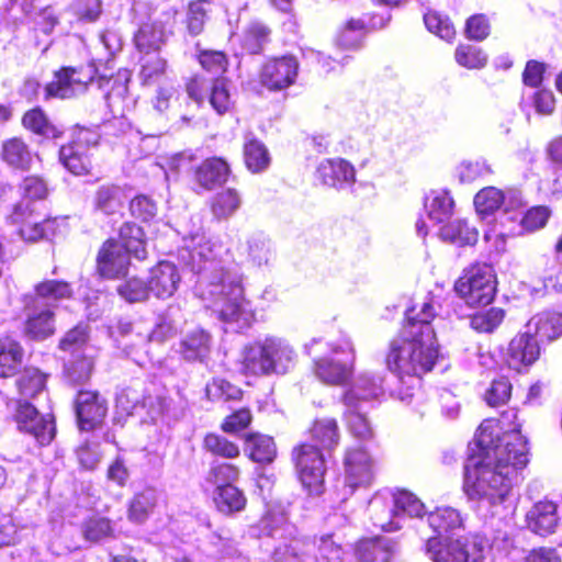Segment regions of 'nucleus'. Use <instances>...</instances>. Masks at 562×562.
Returning a JSON list of instances; mask_svg holds the SVG:
<instances>
[{
    "mask_svg": "<svg viewBox=\"0 0 562 562\" xmlns=\"http://www.w3.org/2000/svg\"><path fill=\"white\" fill-rule=\"evenodd\" d=\"M499 424L507 428L502 437L492 423L481 424L475 435L477 456L471 454L464 465L465 494L480 505L490 506L493 514L507 502L513 484L529 462L516 409L504 412Z\"/></svg>",
    "mask_w": 562,
    "mask_h": 562,
    "instance_id": "1",
    "label": "nucleus"
},
{
    "mask_svg": "<svg viewBox=\"0 0 562 562\" xmlns=\"http://www.w3.org/2000/svg\"><path fill=\"white\" fill-rule=\"evenodd\" d=\"M180 259L198 274L195 291L218 318L241 329L252 322L251 304L245 297L244 276L220 237H206L199 226L183 235Z\"/></svg>",
    "mask_w": 562,
    "mask_h": 562,
    "instance_id": "2",
    "label": "nucleus"
},
{
    "mask_svg": "<svg viewBox=\"0 0 562 562\" xmlns=\"http://www.w3.org/2000/svg\"><path fill=\"white\" fill-rule=\"evenodd\" d=\"M435 299L426 297L417 308L406 312L407 323L401 335L390 344L387 369L400 379H418L430 371L438 356L431 321L437 314Z\"/></svg>",
    "mask_w": 562,
    "mask_h": 562,
    "instance_id": "3",
    "label": "nucleus"
},
{
    "mask_svg": "<svg viewBox=\"0 0 562 562\" xmlns=\"http://www.w3.org/2000/svg\"><path fill=\"white\" fill-rule=\"evenodd\" d=\"M454 290L470 306L490 304L496 293V277L486 263H475L464 269L456 281Z\"/></svg>",
    "mask_w": 562,
    "mask_h": 562,
    "instance_id": "4",
    "label": "nucleus"
},
{
    "mask_svg": "<svg viewBox=\"0 0 562 562\" xmlns=\"http://www.w3.org/2000/svg\"><path fill=\"white\" fill-rule=\"evenodd\" d=\"M425 552L432 562H483L484 560V544L477 537L429 538L425 544Z\"/></svg>",
    "mask_w": 562,
    "mask_h": 562,
    "instance_id": "5",
    "label": "nucleus"
},
{
    "mask_svg": "<svg viewBox=\"0 0 562 562\" xmlns=\"http://www.w3.org/2000/svg\"><path fill=\"white\" fill-rule=\"evenodd\" d=\"M12 224L18 226V235L27 243H35L44 238L55 236L66 226L65 218H43L30 205L29 202H20L14 205L9 215Z\"/></svg>",
    "mask_w": 562,
    "mask_h": 562,
    "instance_id": "6",
    "label": "nucleus"
},
{
    "mask_svg": "<svg viewBox=\"0 0 562 562\" xmlns=\"http://www.w3.org/2000/svg\"><path fill=\"white\" fill-rule=\"evenodd\" d=\"M93 63L81 67H63L45 87V98L70 99L82 94L97 77Z\"/></svg>",
    "mask_w": 562,
    "mask_h": 562,
    "instance_id": "7",
    "label": "nucleus"
},
{
    "mask_svg": "<svg viewBox=\"0 0 562 562\" xmlns=\"http://www.w3.org/2000/svg\"><path fill=\"white\" fill-rule=\"evenodd\" d=\"M330 349L334 355H342L344 360L322 358L315 362V374L324 383L340 385L349 380L353 371L355 348L350 338L341 334L337 341L330 344Z\"/></svg>",
    "mask_w": 562,
    "mask_h": 562,
    "instance_id": "8",
    "label": "nucleus"
},
{
    "mask_svg": "<svg viewBox=\"0 0 562 562\" xmlns=\"http://www.w3.org/2000/svg\"><path fill=\"white\" fill-rule=\"evenodd\" d=\"M186 90L189 98L199 105L207 100L218 115L228 113L234 106L231 88L225 78L220 77L209 82L203 77L194 76L187 82Z\"/></svg>",
    "mask_w": 562,
    "mask_h": 562,
    "instance_id": "9",
    "label": "nucleus"
},
{
    "mask_svg": "<svg viewBox=\"0 0 562 562\" xmlns=\"http://www.w3.org/2000/svg\"><path fill=\"white\" fill-rule=\"evenodd\" d=\"M293 459L302 485L310 494H321L326 467L319 448L303 443L293 450Z\"/></svg>",
    "mask_w": 562,
    "mask_h": 562,
    "instance_id": "10",
    "label": "nucleus"
},
{
    "mask_svg": "<svg viewBox=\"0 0 562 562\" xmlns=\"http://www.w3.org/2000/svg\"><path fill=\"white\" fill-rule=\"evenodd\" d=\"M344 475L348 494L369 487L374 479V460L362 447L349 448L345 453Z\"/></svg>",
    "mask_w": 562,
    "mask_h": 562,
    "instance_id": "11",
    "label": "nucleus"
},
{
    "mask_svg": "<svg viewBox=\"0 0 562 562\" xmlns=\"http://www.w3.org/2000/svg\"><path fill=\"white\" fill-rule=\"evenodd\" d=\"M87 329L81 325L70 329L59 342L60 350L78 358L67 367L69 378L78 383L86 381L93 368L92 359L85 355Z\"/></svg>",
    "mask_w": 562,
    "mask_h": 562,
    "instance_id": "12",
    "label": "nucleus"
},
{
    "mask_svg": "<svg viewBox=\"0 0 562 562\" xmlns=\"http://www.w3.org/2000/svg\"><path fill=\"white\" fill-rule=\"evenodd\" d=\"M299 74V61L291 55L267 60L259 72V82L269 91H282L291 87Z\"/></svg>",
    "mask_w": 562,
    "mask_h": 562,
    "instance_id": "13",
    "label": "nucleus"
},
{
    "mask_svg": "<svg viewBox=\"0 0 562 562\" xmlns=\"http://www.w3.org/2000/svg\"><path fill=\"white\" fill-rule=\"evenodd\" d=\"M368 514L373 526L382 531L394 532L403 528V515L397 510L392 491L375 493L369 501Z\"/></svg>",
    "mask_w": 562,
    "mask_h": 562,
    "instance_id": "14",
    "label": "nucleus"
},
{
    "mask_svg": "<svg viewBox=\"0 0 562 562\" xmlns=\"http://www.w3.org/2000/svg\"><path fill=\"white\" fill-rule=\"evenodd\" d=\"M15 419L19 429L32 435L40 445L44 446L52 441L54 437L53 420L40 415L32 404L20 401Z\"/></svg>",
    "mask_w": 562,
    "mask_h": 562,
    "instance_id": "15",
    "label": "nucleus"
},
{
    "mask_svg": "<svg viewBox=\"0 0 562 562\" xmlns=\"http://www.w3.org/2000/svg\"><path fill=\"white\" fill-rule=\"evenodd\" d=\"M315 176L323 186L337 190L350 188L356 181L355 167L342 158L322 160Z\"/></svg>",
    "mask_w": 562,
    "mask_h": 562,
    "instance_id": "16",
    "label": "nucleus"
},
{
    "mask_svg": "<svg viewBox=\"0 0 562 562\" xmlns=\"http://www.w3.org/2000/svg\"><path fill=\"white\" fill-rule=\"evenodd\" d=\"M147 280L151 294L159 300H166L177 292L181 274L173 262L162 260L149 270Z\"/></svg>",
    "mask_w": 562,
    "mask_h": 562,
    "instance_id": "17",
    "label": "nucleus"
},
{
    "mask_svg": "<svg viewBox=\"0 0 562 562\" xmlns=\"http://www.w3.org/2000/svg\"><path fill=\"white\" fill-rule=\"evenodd\" d=\"M540 356L538 339L527 329L526 333L515 336L507 348L506 362L516 371L531 366Z\"/></svg>",
    "mask_w": 562,
    "mask_h": 562,
    "instance_id": "18",
    "label": "nucleus"
},
{
    "mask_svg": "<svg viewBox=\"0 0 562 562\" xmlns=\"http://www.w3.org/2000/svg\"><path fill=\"white\" fill-rule=\"evenodd\" d=\"M384 380L381 374L372 372L359 373L351 387L344 395V405L353 407V404L366 405L379 398L384 393Z\"/></svg>",
    "mask_w": 562,
    "mask_h": 562,
    "instance_id": "19",
    "label": "nucleus"
},
{
    "mask_svg": "<svg viewBox=\"0 0 562 562\" xmlns=\"http://www.w3.org/2000/svg\"><path fill=\"white\" fill-rule=\"evenodd\" d=\"M108 412L106 402L97 393L80 391L76 398V414L81 430L100 425Z\"/></svg>",
    "mask_w": 562,
    "mask_h": 562,
    "instance_id": "20",
    "label": "nucleus"
},
{
    "mask_svg": "<svg viewBox=\"0 0 562 562\" xmlns=\"http://www.w3.org/2000/svg\"><path fill=\"white\" fill-rule=\"evenodd\" d=\"M522 205L521 196L516 191L503 192L495 187H486L480 190L474 196V206L482 215L492 214L504 206L506 212L518 209Z\"/></svg>",
    "mask_w": 562,
    "mask_h": 562,
    "instance_id": "21",
    "label": "nucleus"
},
{
    "mask_svg": "<svg viewBox=\"0 0 562 562\" xmlns=\"http://www.w3.org/2000/svg\"><path fill=\"white\" fill-rule=\"evenodd\" d=\"M130 252L117 241H105L98 255V271L108 279L126 274L130 265Z\"/></svg>",
    "mask_w": 562,
    "mask_h": 562,
    "instance_id": "22",
    "label": "nucleus"
},
{
    "mask_svg": "<svg viewBox=\"0 0 562 562\" xmlns=\"http://www.w3.org/2000/svg\"><path fill=\"white\" fill-rule=\"evenodd\" d=\"M90 132L80 130L77 139L72 144L61 146L59 159L61 164L72 173L82 175L88 172L91 164L86 154L85 143H88Z\"/></svg>",
    "mask_w": 562,
    "mask_h": 562,
    "instance_id": "23",
    "label": "nucleus"
},
{
    "mask_svg": "<svg viewBox=\"0 0 562 562\" xmlns=\"http://www.w3.org/2000/svg\"><path fill=\"white\" fill-rule=\"evenodd\" d=\"M26 322L24 331L32 339L43 340L54 334V311L36 303L26 306Z\"/></svg>",
    "mask_w": 562,
    "mask_h": 562,
    "instance_id": "24",
    "label": "nucleus"
},
{
    "mask_svg": "<svg viewBox=\"0 0 562 562\" xmlns=\"http://www.w3.org/2000/svg\"><path fill=\"white\" fill-rule=\"evenodd\" d=\"M263 342L271 374H285L294 367L296 355L289 342L278 337H267Z\"/></svg>",
    "mask_w": 562,
    "mask_h": 562,
    "instance_id": "25",
    "label": "nucleus"
},
{
    "mask_svg": "<svg viewBox=\"0 0 562 562\" xmlns=\"http://www.w3.org/2000/svg\"><path fill=\"white\" fill-rule=\"evenodd\" d=\"M74 295L71 284L64 280L45 279L34 285L32 303L54 310L59 302Z\"/></svg>",
    "mask_w": 562,
    "mask_h": 562,
    "instance_id": "26",
    "label": "nucleus"
},
{
    "mask_svg": "<svg viewBox=\"0 0 562 562\" xmlns=\"http://www.w3.org/2000/svg\"><path fill=\"white\" fill-rule=\"evenodd\" d=\"M256 528L260 536L277 539L293 536L296 532V528L289 522L286 513L280 505L268 506Z\"/></svg>",
    "mask_w": 562,
    "mask_h": 562,
    "instance_id": "27",
    "label": "nucleus"
},
{
    "mask_svg": "<svg viewBox=\"0 0 562 562\" xmlns=\"http://www.w3.org/2000/svg\"><path fill=\"white\" fill-rule=\"evenodd\" d=\"M558 520L557 505L549 501L538 502L526 515L528 529L540 536L554 532Z\"/></svg>",
    "mask_w": 562,
    "mask_h": 562,
    "instance_id": "28",
    "label": "nucleus"
},
{
    "mask_svg": "<svg viewBox=\"0 0 562 562\" xmlns=\"http://www.w3.org/2000/svg\"><path fill=\"white\" fill-rule=\"evenodd\" d=\"M427 521L439 539L451 537L463 528L461 514L450 506L437 507L428 514Z\"/></svg>",
    "mask_w": 562,
    "mask_h": 562,
    "instance_id": "29",
    "label": "nucleus"
},
{
    "mask_svg": "<svg viewBox=\"0 0 562 562\" xmlns=\"http://www.w3.org/2000/svg\"><path fill=\"white\" fill-rule=\"evenodd\" d=\"M280 540L272 553L273 562H313L310 543L304 538L296 537V532Z\"/></svg>",
    "mask_w": 562,
    "mask_h": 562,
    "instance_id": "30",
    "label": "nucleus"
},
{
    "mask_svg": "<svg viewBox=\"0 0 562 562\" xmlns=\"http://www.w3.org/2000/svg\"><path fill=\"white\" fill-rule=\"evenodd\" d=\"M167 40L165 25L160 21H148L143 23L136 34L134 42L140 53H158Z\"/></svg>",
    "mask_w": 562,
    "mask_h": 562,
    "instance_id": "31",
    "label": "nucleus"
},
{
    "mask_svg": "<svg viewBox=\"0 0 562 562\" xmlns=\"http://www.w3.org/2000/svg\"><path fill=\"white\" fill-rule=\"evenodd\" d=\"M527 329L538 339L551 341L562 335V315L546 311L535 315Z\"/></svg>",
    "mask_w": 562,
    "mask_h": 562,
    "instance_id": "32",
    "label": "nucleus"
},
{
    "mask_svg": "<svg viewBox=\"0 0 562 562\" xmlns=\"http://www.w3.org/2000/svg\"><path fill=\"white\" fill-rule=\"evenodd\" d=\"M211 349L210 335L195 328L189 331L180 341L179 352L188 361H204Z\"/></svg>",
    "mask_w": 562,
    "mask_h": 562,
    "instance_id": "33",
    "label": "nucleus"
},
{
    "mask_svg": "<svg viewBox=\"0 0 562 562\" xmlns=\"http://www.w3.org/2000/svg\"><path fill=\"white\" fill-rule=\"evenodd\" d=\"M519 105L526 113L533 109L537 114L549 116L555 110V97L546 88L524 89Z\"/></svg>",
    "mask_w": 562,
    "mask_h": 562,
    "instance_id": "34",
    "label": "nucleus"
},
{
    "mask_svg": "<svg viewBox=\"0 0 562 562\" xmlns=\"http://www.w3.org/2000/svg\"><path fill=\"white\" fill-rule=\"evenodd\" d=\"M229 176L228 164L217 157L204 160L195 171L196 181L205 189H212L226 182Z\"/></svg>",
    "mask_w": 562,
    "mask_h": 562,
    "instance_id": "35",
    "label": "nucleus"
},
{
    "mask_svg": "<svg viewBox=\"0 0 562 562\" xmlns=\"http://www.w3.org/2000/svg\"><path fill=\"white\" fill-rule=\"evenodd\" d=\"M394 551L392 542L386 538L361 540L356 549L360 562H389Z\"/></svg>",
    "mask_w": 562,
    "mask_h": 562,
    "instance_id": "36",
    "label": "nucleus"
},
{
    "mask_svg": "<svg viewBox=\"0 0 562 562\" xmlns=\"http://www.w3.org/2000/svg\"><path fill=\"white\" fill-rule=\"evenodd\" d=\"M424 205L428 218L435 224H440L452 215L454 201L448 191L434 190L426 195Z\"/></svg>",
    "mask_w": 562,
    "mask_h": 562,
    "instance_id": "37",
    "label": "nucleus"
},
{
    "mask_svg": "<svg viewBox=\"0 0 562 562\" xmlns=\"http://www.w3.org/2000/svg\"><path fill=\"white\" fill-rule=\"evenodd\" d=\"M263 340L250 346H246L241 352V370L246 374L269 375L270 366L267 359Z\"/></svg>",
    "mask_w": 562,
    "mask_h": 562,
    "instance_id": "38",
    "label": "nucleus"
},
{
    "mask_svg": "<svg viewBox=\"0 0 562 562\" xmlns=\"http://www.w3.org/2000/svg\"><path fill=\"white\" fill-rule=\"evenodd\" d=\"M158 501V492L146 487L137 492L130 502L127 517L135 524H143L153 513Z\"/></svg>",
    "mask_w": 562,
    "mask_h": 562,
    "instance_id": "39",
    "label": "nucleus"
},
{
    "mask_svg": "<svg viewBox=\"0 0 562 562\" xmlns=\"http://www.w3.org/2000/svg\"><path fill=\"white\" fill-rule=\"evenodd\" d=\"M439 236L457 246H471L477 241L479 233L467 221L457 218L441 226Z\"/></svg>",
    "mask_w": 562,
    "mask_h": 562,
    "instance_id": "40",
    "label": "nucleus"
},
{
    "mask_svg": "<svg viewBox=\"0 0 562 562\" xmlns=\"http://www.w3.org/2000/svg\"><path fill=\"white\" fill-rule=\"evenodd\" d=\"M214 503L218 512L232 515L241 512L246 506L244 493L233 484L218 485L214 493Z\"/></svg>",
    "mask_w": 562,
    "mask_h": 562,
    "instance_id": "41",
    "label": "nucleus"
},
{
    "mask_svg": "<svg viewBox=\"0 0 562 562\" xmlns=\"http://www.w3.org/2000/svg\"><path fill=\"white\" fill-rule=\"evenodd\" d=\"M245 451L257 463H270L277 456V448L271 437L250 434L245 440Z\"/></svg>",
    "mask_w": 562,
    "mask_h": 562,
    "instance_id": "42",
    "label": "nucleus"
},
{
    "mask_svg": "<svg viewBox=\"0 0 562 562\" xmlns=\"http://www.w3.org/2000/svg\"><path fill=\"white\" fill-rule=\"evenodd\" d=\"M312 439L323 449H335L340 439L339 427L335 418L316 419L310 429Z\"/></svg>",
    "mask_w": 562,
    "mask_h": 562,
    "instance_id": "43",
    "label": "nucleus"
},
{
    "mask_svg": "<svg viewBox=\"0 0 562 562\" xmlns=\"http://www.w3.org/2000/svg\"><path fill=\"white\" fill-rule=\"evenodd\" d=\"M245 251L248 260L257 267L267 266L273 259L272 244L262 233H255L247 238Z\"/></svg>",
    "mask_w": 562,
    "mask_h": 562,
    "instance_id": "44",
    "label": "nucleus"
},
{
    "mask_svg": "<svg viewBox=\"0 0 562 562\" xmlns=\"http://www.w3.org/2000/svg\"><path fill=\"white\" fill-rule=\"evenodd\" d=\"M123 249L134 255L135 258L143 260L146 258V248L143 229L134 223H125L121 226L119 240Z\"/></svg>",
    "mask_w": 562,
    "mask_h": 562,
    "instance_id": "45",
    "label": "nucleus"
},
{
    "mask_svg": "<svg viewBox=\"0 0 562 562\" xmlns=\"http://www.w3.org/2000/svg\"><path fill=\"white\" fill-rule=\"evenodd\" d=\"M2 158L9 166L24 170L31 167L33 154L22 139L14 137L3 143Z\"/></svg>",
    "mask_w": 562,
    "mask_h": 562,
    "instance_id": "46",
    "label": "nucleus"
},
{
    "mask_svg": "<svg viewBox=\"0 0 562 562\" xmlns=\"http://www.w3.org/2000/svg\"><path fill=\"white\" fill-rule=\"evenodd\" d=\"M23 360V350L19 342L5 337L0 339V376L13 375Z\"/></svg>",
    "mask_w": 562,
    "mask_h": 562,
    "instance_id": "47",
    "label": "nucleus"
},
{
    "mask_svg": "<svg viewBox=\"0 0 562 562\" xmlns=\"http://www.w3.org/2000/svg\"><path fill=\"white\" fill-rule=\"evenodd\" d=\"M244 157L247 168L256 173L266 170L270 164L267 147L256 138H247L244 145Z\"/></svg>",
    "mask_w": 562,
    "mask_h": 562,
    "instance_id": "48",
    "label": "nucleus"
},
{
    "mask_svg": "<svg viewBox=\"0 0 562 562\" xmlns=\"http://www.w3.org/2000/svg\"><path fill=\"white\" fill-rule=\"evenodd\" d=\"M241 200L234 189H226L218 192L211 202L213 216L221 221L231 217L240 206Z\"/></svg>",
    "mask_w": 562,
    "mask_h": 562,
    "instance_id": "49",
    "label": "nucleus"
},
{
    "mask_svg": "<svg viewBox=\"0 0 562 562\" xmlns=\"http://www.w3.org/2000/svg\"><path fill=\"white\" fill-rule=\"evenodd\" d=\"M25 128L47 138H58L63 132L47 120L41 109L27 111L22 119Z\"/></svg>",
    "mask_w": 562,
    "mask_h": 562,
    "instance_id": "50",
    "label": "nucleus"
},
{
    "mask_svg": "<svg viewBox=\"0 0 562 562\" xmlns=\"http://www.w3.org/2000/svg\"><path fill=\"white\" fill-rule=\"evenodd\" d=\"M344 419L350 432L360 439H368L372 436L371 425L363 411V405L353 404V407L345 405Z\"/></svg>",
    "mask_w": 562,
    "mask_h": 562,
    "instance_id": "51",
    "label": "nucleus"
},
{
    "mask_svg": "<svg viewBox=\"0 0 562 562\" xmlns=\"http://www.w3.org/2000/svg\"><path fill=\"white\" fill-rule=\"evenodd\" d=\"M123 192L115 186H102L94 196L95 207L104 214H115L123 206Z\"/></svg>",
    "mask_w": 562,
    "mask_h": 562,
    "instance_id": "52",
    "label": "nucleus"
},
{
    "mask_svg": "<svg viewBox=\"0 0 562 562\" xmlns=\"http://www.w3.org/2000/svg\"><path fill=\"white\" fill-rule=\"evenodd\" d=\"M210 10V0H193L188 4L186 23L191 35L195 36L202 33L209 19Z\"/></svg>",
    "mask_w": 562,
    "mask_h": 562,
    "instance_id": "53",
    "label": "nucleus"
},
{
    "mask_svg": "<svg viewBox=\"0 0 562 562\" xmlns=\"http://www.w3.org/2000/svg\"><path fill=\"white\" fill-rule=\"evenodd\" d=\"M140 59L139 79L144 85L156 82L167 69V60L159 53H143Z\"/></svg>",
    "mask_w": 562,
    "mask_h": 562,
    "instance_id": "54",
    "label": "nucleus"
},
{
    "mask_svg": "<svg viewBox=\"0 0 562 562\" xmlns=\"http://www.w3.org/2000/svg\"><path fill=\"white\" fill-rule=\"evenodd\" d=\"M113 81V85L111 87V90L105 94V99L108 102L109 108L112 112H122V103L127 94L128 87V78L127 77H117L115 79L112 78H105L100 77L98 79V83L100 88L104 87V83L109 85Z\"/></svg>",
    "mask_w": 562,
    "mask_h": 562,
    "instance_id": "55",
    "label": "nucleus"
},
{
    "mask_svg": "<svg viewBox=\"0 0 562 562\" xmlns=\"http://www.w3.org/2000/svg\"><path fill=\"white\" fill-rule=\"evenodd\" d=\"M204 449L213 456L234 459L240 453L239 448L236 443L229 441L227 438L218 434H207L203 440Z\"/></svg>",
    "mask_w": 562,
    "mask_h": 562,
    "instance_id": "56",
    "label": "nucleus"
},
{
    "mask_svg": "<svg viewBox=\"0 0 562 562\" xmlns=\"http://www.w3.org/2000/svg\"><path fill=\"white\" fill-rule=\"evenodd\" d=\"M268 29L258 23H250L241 36V46L249 54H259L268 41Z\"/></svg>",
    "mask_w": 562,
    "mask_h": 562,
    "instance_id": "57",
    "label": "nucleus"
},
{
    "mask_svg": "<svg viewBox=\"0 0 562 562\" xmlns=\"http://www.w3.org/2000/svg\"><path fill=\"white\" fill-rule=\"evenodd\" d=\"M454 57L460 66L468 69H480L487 63V55L484 50L471 44L459 45Z\"/></svg>",
    "mask_w": 562,
    "mask_h": 562,
    "instance_id": "58",
    "label": "nucleus"
},
{
    "mask_svg": "<svg viewBox=\"0 0 562 562\" xmlns=\"http://www.w3.org/2000/svg\"><path fill=\"white\" fill-rule=\"evenodd\" d=\"M364 36V23L360 19H350L337 36V44L347 49L360 46Z\"/></svg>",
    "mask_w": 562,
    "mask_h": 562,
    "instance_id": "59",
    "label": "nucleus"
},
{
    "mask_svg": "<svg viewBox=\"0 0 562 562\" xmlns=\"http://www.w3.org/2000/svg\"><path fill=\"white\" fill-rule=\"evenodd\" d=\"M46 382V375L38 369L27 368L18 380V387L21 395L33 397L43 391Z\"/></svg>",
    "mask_w": 562,
    "mask_h": 562,
    "instance_id": "60",
    "label": "nucleus"
},
{
    "mask_svg": "<svg viewBox=\"0 0 562 562\" xmlns=\"http://www.w3.org/2000/svg\"><path fill=\"white\" fill-rule=\"evenodd\" d=\"M119 294L127 302H143L146 301L151 291L149 290V283L138 278H132L126 280L124 283L117 286Z\"/></svg>",
    "mask_w": 562,
    "mask_h": 562,
    "instance_id": "61",
    "label": "nucleus"
},
{
    "mask_svg": "<svg viewBox=\"0 0 562 562\" xmlns=\"http://www.w3.org/2000/svg\"><path fill=\"white\" fill-rule=\"evenodd\" d=\"M424 22L429 32L449 42L456 35V30L449 18L436 11H429L424 15Z\"/></svg>",
    "mask_w": 562,
    "mask_h": 562,
    "instance_id": "62",
    "label": "nucleus"
},
{
    "mask_svg": "<svg viewBox=\"0 0 562 562\" xmlns=\"http://www.w3.org/2000/svg\"><path fill=\"white\" fill-rule=\"evenodd\" d=\"M504 319V311L502 308H490L484 312L474 314L470 319L471 327L479 333H492Z\"/></svg>",
    "mask_w": 562,
    "mask_h": 562,
    "instance_id": "63",
    "label": "nucleus"
},
{
    "mask_svg": "<svg viewBox=\"0 0 562 562\" xmlns=\"http://www.w3.org/2000/svg\"><path fill=\"white\" fill-rule=\"evenodd\" d=\"M205 391L206 396L212 401L237 400L241 395L239 387L223 379H213V381L206 385Z\"/></svg>",
    "mask_w": 562,
    "mask_h": 562,
    "instance_id": "64",
    "label": "nucleus"
}]
</instances>
